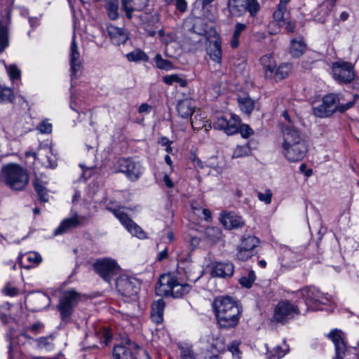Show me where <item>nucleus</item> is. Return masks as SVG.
I'll return each mask as SVG.
<instances>
[{"instance_id": "nucleus-58", "label": "nucleus", "mask_w": 359, "mask_h": 359, "mask_svg": "<svg viewBox=\"0 0 359 359\" xmlns=\"http://www.w3.org/2000/svg\"><path fill=\"white\" fill-rule=\"evenodd\" d=\"M158 36L161 39V42L165 44L173 42L175 37L172 33H168L166 36H165L162 29H159Z\"/></svg>"}, {"instance_id": "nucleus-50", "label": "nucleus", "mask_w": 359, "mask_h": 359, "mask_svg": "<svg viewBox=\"0 0 359 359\" xmlns=\"http://www.w3.org/2000/svg\"><path fill=\"white\" fill-rule=\"evenodd\" d=\"M211 275L213 277H224V264L222 263L215 264L212 269Z\"/></svg>"}, {"instance_id": "nucleus-16", "label": "nucleus", "mask_w": 359, "mask_h": 359, "mask_svg": "<svg viewBox=\"0 0 359 359\" xmlns=\"http://www.w3.org/2000/svg\"><path fill=\"white\" fill-rule=\"evenodd\" d=\"M358 97V95H354L353 100L348 101L346 104H343L341 102V100H343L342 97H340L339 95L330 93L323 98V102L327 108L331 109L332 113L337 111L344 112L353 106L355 100Z\"/></svg>"}, {"instance_id": "nucleus-63", "label": "nucleus", "mask_w": 359, "mask_h": 359, "mask_svg": "<svg viewBox=\"0 0 359 359\" xmlns=\"http://www.w3.org/2000/svg\"><path fill=\"white\" fill-rule=\"evenodd\" d=\"M5 292L7 295L11 297L16 296L18 294V290L11 285H6L4 288Z\"/></svg>"}, {"instance_id": "nucleus-43", "label": "nucleus", "mask_w": 359, "mask_h": 359, "mask_svg": "<svg viewBox=\"0 0 359 359\" xmlns=\"http://www.w3.org/2000/svg\"><path fill=\"white\" fill-rule=\"evenodd\" d=\"M246 29V25L243 23H237L235 26V29L233 33V39L231 42V45H238V38L241 34Z\"/></svg>"}, {"instance_id": "nucleus-23", "label": "nucleus", "mask_w": 359, "mask_h": 359, "mask_svg": "<svg viewBox=\"0 0 359 359\" xmlns=\"http://www.w3.org/2000/svg\"><path fill=\"white\" fill-rule=\"evenodd\" d=\"M71 79H77L82 69V60L77 46H72L70 51Z\"/></svg>"}, {"instance_id": "nucleus-7", "label": "nucleus", "mask_w": 359, "mask_h": 359, "mask_svg": "<svg viewBox=\"0 0 359 359\" xmlns=\"http://www.w3.org/2000/svg\"><path fill=\"white\" fill-rule=\"evenodd\" d=\"M260 244L257 236L244 233L240 239V244L236 248V257L241 261H246L255 255V249Z\"/></svg>"}, {"instance_id": "nucleus-17", "label": "nucleus", "mask_w": 359, "mask_h": 359, "mask_svg": "<svg viewBox=\"0 0 359 359\" xmlns=\"http://www.w3.org/2000/svg\"><path fill=\"white\" fill-rule=\"evenodd\" d=\"M140 346L135 342L128 340L126 344H118L114 347V359H137Z\"/></svg>"}, {"instance_id": "nucleus-13", "label": "nucleus", "mask_w": 359, "mask_h": 359, "mask_svg": "<svg viewBox=\"0 0 359 359\" xmlns=\"http://www.w3.org/2000/svg\"><path fill=\"white\" fill-rule=\"evenodd\" d=\"M116 287L123 296L131 297L138 293L140 282L135 277L122 275L116 279Z\"/></svg>"}, {"instance_id": "nucleus-52", "label": "nucleus", "mask_w": 359, "mask_h": 359, "mask_svg": "<svg viewBox=\"0 0 359 359\" xmlns=\"http://www.w3.org/2000/svg\"><path fill=\"white\" fill-rule=\"evenodd\" d=\"M272 191L270 189H266L264 193L258 192L257 198L259 201L264 202L266 204H270L272 198Z\"/></svg>"}, {"instance_id": "nucleus-15", "label": "nucleus", "mask_w": 359, "mask_h": 359, "mask_svg": "<svg viewBox=\"0 0 359 359\" xmlns=\"http://www.w3.org/2000/svg\"><path fill=\"white\" fill-rule=\"evenodd\" d=\"M201 348L210 353L209 359L217 358L219 354L224 349V340L219 338H215L209 334H205L200 339Z\"/></svg>"}, {"instance_id": "nucleus-55", "label": "nucleus", "mask_w": 359, "mask_h": 359, "mask_svg": "<svg viewBox=\"0 0 359 359\" xmlns=\"http://www.w3.org/2000/svg\"><path fill=\"white\" fill-rule=\"evenodd\" d=\"M201 114H196L194 118H191V123L194 130H199L204 126L203 123H201L202 118Z\"/></svg>"}, {"instance_id": "nucleus-28", "label": "nucleus", "mask_w": 359, "mask_h": 359, "mask_svg": "<svg viewBox=\"0 0 359 359\" xmlns=\"http://www.w3.org/2000/svg\"><path fill=\"white\" fill-rule=\"evenodd\" d=\"M245 225L243 217L234 212L226 214V229L233 230L241 229Z\"/></svg>"}, {"instance_id": "nucleus-22", "label": "nucleus", "mask_w": 359, "mask_h": 359, "mask_svg": "<svg viewBox=\"0 0 359 359\" xmlns=\"http://www.w3.org/2000/svg\"><path fill=\"white\" fill-rule=\"evenodd\" d=\"M212 311L220 328L224 326V296L215 297L211 303Z\"/></svg>"}, {"instance_id": "nucleus-45", "label": "nucleus", "mask_w": 359, "mask_h": 359, "mask_svg": "<svg viewBox=\"0 0 359 359\" xmlns=\"http://www.w3.org/2000/svg\"><path fill=\"white\" fill-rule=\"evenodd\" d=\"M256 280V275L254 271H250L247 276L241 278L239 282L245 287L250 288Z\"/></svg>"}, {"instance_id": "nucleus-49", "label": "nucleus", "mask_w": 359, "mask_h": 359, "mask_svg": "<svg viewBox=\"0 0 359 359\" xmlns=\"http://www.w3.org/2000/svg\"><path fill=\"white\" fill-rule=\"evenodd\" d=\"M121 10L126 13L128 19H131L134 8L130 0H122Z\"/></svg>"}, {"instance_id": "nucleus-30", "label": "nucleus", "mask_w": 359, "mask_h": 359, "mask_svg": "<svg viewBox=\"0 0 359 359\" xmlns=\"http://www.w3.org/2000/svg\"><path fill=\"white\" fill-rule=\"evenodd\" d=\"M260 62L264 69L266 77L273 78L276 68V63L272 55L269 54L262 56L260 58Z\"/></svg>"}, {"instance_id": "nucleus-35", "label": "nucleus", "mask_w": 359, "mask_h": 359, "mask_svg": "<svg viewBox=\"0 0 359 359\" xmlns=\"http://www.w3.org/2000/svg\"><path fill=\"white\" fill-rule=\"evenodd\" d=\"M126 58L130 62H135L141 61L147 62L149 60V57L147 56V55L144 52L138 48L128 53L126 55Z\"/></svg>"}, {"instance_id": "nucleus-34", "label": "nucleus", "mask_w": 359, "mask_h": 359, "mask_svg": "<svg viewBox=\"0 0 359 359\" xmlns=\"http://www.w3.org/2000/svg\"><path fill=\"white\" fill-rule=\"evenodd\" d=\"M33 185L40 201L42 202H47L48 200V196L47 189L43 184V182L39 179H35Z\"/></svg>"}, {"instance_id": "nucleus-56", "label": "nucleus", "mask_w": 359, "mask_h": 359, "mask_svg": "<svg viewBox=\"0 0 359 359\" xmlns=\"http://www.w3.org/2000/svg\"><path fill=\"white\" fill-rule=\"evenodd\" d=\"M8 42L7 28L0 23V45H8Z\"/></svg>"}, {"instance_id": "nucleus-31", "label": "nucleus", "mask_w": 359, "mask_h": 359, "mask_svg": "<svg viewBox=\"0 0 359 359\" xmlns=\"http://www.w3.org/2000/svg\"><path fill=\"white\" fill-rule=\"evenodd\" d=\"M104 8L107 16L111 20H116L119 17V1L118 0H105Z\"/></svg>"}, {"instance_id": "nucleus-19", "label": "nucleus", "mask_w": 359, "mask_h": 359, "mask_svg": "<svg viewBox=\"0 0 359 359\" xmlns=\"http://www.w3.org/2000/svg\"><path fill=\"white\" fill-rule=\"evenodd\" d=\"M283 142L282 147H290L300 143H306L304 135L293 126H286L283 129Z\"/></svg>"}, {"instance_id": "nucleus-61", "label": "nucleus", "mask_w": 359, "mask_h": 359, "mask_svg": "<svg viewBox=\"0 0 359 359\" xmlns=\"http://www.w3.org/2000/svg\"><path fill=\"white\" fill-rule=\"evenodd\" d=\"M179 76L177 74H170L163 77V81L167 85H172L174 83H177Z\"/></svg>"}, {"instance_id": "nucleus-47", "label": "nucleus", "mask_w": 359, "mask_h": 359, "mask_svg": "<svg viewBox=\"0 0 359 359\" xmlns=\"http://www.w3.org/2000/svg\"><path fill=\"white\" fill-rule=\"evenodd\" d=\"M289 346L285 344V348H283L280 346H278L271 351V358L270 359H279L283 357L285 354L289 352Z\"/></svg>"}, {"instance_id": "nucleus-26", "label": "nucleus", "mask_w": 359, "mask_h": 359, "mask_svg": "<svg viewBox=\"0 0 359 359\" xmlns=\"http://www.w3.org/2000/svg\"><path fill=\"white\" fill-rule=\"evenodd\" d=\"M20 261L24 268L29 269L37 266L42 262V257L36 252H29L22 255Z\"/></svg>"}, {"instance_id": "nucleus-41", "label": "nucleus", "mask_w": 359, "mask_h": 359, "mask_svg": "<svg viewBox=\"0 0 359 359\" xmlns=\"http://www.w3.org/2000/svg\"><path fill=\"white\" fill-rule=\"evenodd\" d=\"M11 305L8 302L0 306V319L4 323H7L11 318Z\"/></svg>"}, {"instance_id": "nucleus-48", "label": "nucleus", "mask_w": 359, "mask_h": 359, "mask_svg": "<svg viewBox=\"0 0 359 359\" xmlns=\"http://www.w3.org/2000/svg\"><path fill=\"white\" fill-rule=\"evenodd\" d=\"M180 359H198L191 347L181 346L180 348Z\"/></svg>"}, {"instance_id": "nucleus-14", "label": "nucleus", "mask_w": 359, "mask_h": 359, "mask_svg": "<svg viewBox=\"0 0 359 359\" xmlns=\"http://www.w3.org/2000/svg\"><path fill=\"white\" fill-rule=\"evenodd\" d=\"M93 267L95 271L108 283H110L118 269L117 263L108 258L97 260L93 264Z\"/></svg>"}, {"instance_id": "nucleus-33", "label": "nucleus", "mask_w": 359, "mask_h": 359, "mask_svg": "<svg viewBox=\"0 0 359 359\" xmlns=\"http://www.w3.org/2000/svg\"><path fill=\"white\" fill-rule=\"evenodd\" d=\"M292 67L290 63H283L276 70L275 69L273 78L277 80L283 79L289 76L292 72Z\"/></svg>"}, {"instance_id": "nucleus-38", "label": "nucleus", "mask_w": 359, "mask_h": 359, "mask_svg": "<svg viewBox=\"0 0 359 359\" xmlns=\"http://www.w3.org/2000/svg\"><path fill=\"white\" fill-rule=\"evenodd\" d=\"M313 114L319 118H325L331 116L333 113L331 109L324 104L323 102L317 107L313 108Z\"/></svg>"}, {"instance_id": "nucleus-9", "label": "nucleus", "mask_w": 359, "mask_h": 359, "mask_svg": "<svg viewBox=\"0 0 359 359\" xmlns=\"http://www.w3.org/2000/svg\"><path fill=\"white\" fill-rule=\"evenodd\" d=\"M243 306L238 300L226 295V328L236 327L242 316Z\"/></svg>"}, {"instance_id": "nucleus-8", "label": "nucleus", "mask_w": 359, "mask_h": 359, "mask_svg": "<svg viewBox=\"0 0 359 359\" xmlns=\"http://www.w3.org/2000/svg\"><path fill=\"white\" fill-rule=\"evenodd\" d=\"M228 9L233 16H241L248 11L251 16L255 17L260 6L257 0H229Z\"/></svg>"}, {"instance_id": "nucleus-6", "label": "nucleus", "mask_w": 359, "mask_h": 359, "mask_svg": "<svg viewBox=\"0 0 359 359\" xmlns=\"http://www.w3.org/2000/svg\"><path fill=\"white\" fill-rule=\"evenodd\" d=\"M79 299V294L73 290H67L62 293L57 305V309L60 311V318L62 321H69Z\"/></svg>"}, {"instance_id": "nucleus-29", "label": "nucleus", "mask_w": 359, "mask_h": 359, "mask_svg": "<svg viewBox=\"0 0 359 359\" xmlns=\"http://www.w3.org/2000/svg\"><path fill=\"white\" fill-rule=\"evenodd\" d=\"M237 101L241 110L248 115H250L256 107V102L248 95H239Z\"/></svg>"}, {"instance_id": "nucleus-57", "label": "nucleus", "mask_w": 359, "mask_h": 359, "mask_svg": "<svg viewBox=\"0 0 359 359\" xmlns=\"http://www.w3.org/2000/svg\"><path fill=\"white\" fill-rule=\"evenodd\" d=\"M217 120L213 122V128L215 130H224V117L222 114H218L216 116Z\"/></svg>"}, {"instance_id": "nucleus-54", "label": "nucleus", "mask_w": 359, "mask_h": 359, "mask_svg": "<svg viewBox=\"0 0 359 359\" xmlns=\"http://www.w3.org/2000/svg\"><path fill=\"white\" fill-rule=\"evenodd\" d=\"M238 132L244 138H248L254 133L253 130L248 124H241Z\"/></svg>"}, {"instance_id": "nucleus-62", "label": "nucleus", "mask_w": 359, "mask_h": 359, "mask_svg": "<svg viewBox=\"0 0 359 359\" xmlns=\"http://www.w3.org/2000/svg\"><path fill=\"white\" fill-rule=\"evenodd\" d=\"M175 5L180 12H184L187 8V4L185 0H175Z\"/></svg>"}, {"instance_id": "nucleus-20", "label": "nucleus", "mask_w": 359, "mask_h": 359, "mask_svg": "<svg viewBox=\"0 0 359 359\" xmlns=\"http://www.w3.org/2000/svg\"><path fill=\"white\" fill-rule=\"evenodd\" d=\"M334 344L335 357L334 359H344L347 349L345 334L340 330H333L327 335Z\"/></svg>"}, {"instance_id": "nucleus-25", "label": "nucleus", "mask_w": 359, "mask_h": 359, "mask_svg": "<svg viewBox=\"0 0 359 359\" xmlns=\"http://www.w3.org/2000/svg\"><path fill=\"white\" fill-rule=\"evenodd\" d=\"M165 306V302L162 299L154 301L151 304L150 317L156 324H161L163 322Z\"/></svg>"}, {"instance_id": "nucleus-12", "label": "nucleus", "mask_w": 359, "mask_h": 359, "mask_svg": "<svg viewBox=\"0 0 359 359\" xmlns=\"http://www.w3.org/2000/svg\"><path fill=\"white\" fill-rule=\"evenodd\" d=\"M194 33L201 36L198 41L199 43L205 45H219V37L215 30L210 29L209 33L207 32V25L201 18H196L194 20L191 27Z\"/></svg>"}, {"instance_id": "nucleus-1", "label": "nucleus", "mask_w": 359, "mask_h": 359, "mask_svg": "<svg viewBox=\"0 0 359 359\" xmlns=\"http://www.w3.org/2000/svg\"><path fill=\"white\" fill-rule=\"evenodd\" d=\"M191 285L187 283L181 284L177 278L171 273L163 274L160 276L155 289L159 296H170L180 298L189 293Z\"/></svg>"}, {"instance_id": "nucleus-60", "label": "nucleus", "mask_w": 359, "mask_h": 359, "mask_svg": "<svg viewBox=\"0 0 359 359\" xmlns=\"http://www.w3.org/2000/svg\"><path fill=\"white\" fill-rule=\"evenodd\" d=\"M38 130L41 133L48 134L52 130V124L48 123V121H43L39 125Z\"/></svg>"}, {"instance_id": "nucleus-44", "label": "nucleus", "mask_w": 359, "mask_h": 359, "mask_svg": "<svg viewBox=\"0 0 359 359\" xmlns=\"http://www.w3.org/2000/svg\"><path fill=\"white\" fill-rule=\"evenodd\" d=\"M154 60L158 69L168 71L173 67L172 63L168 60L163 59L160 54L156 55Z\"/></svg>"}, {"instance_id": "nucleus-40", "label": "nucleus", "mask_w": 359, "mask_h": 359, "mask_svg": "<svg viewBox=\"0 0 359 359\" xmlns=\"http://www.w3.org/2000/svg\"><path fill=\"white\" fill-rule=\"evenodd\" d=\"M207 51L213 61L219 63L221 62L222 56V46H208Z\"/></svg>"}, {"instance_id": "nucleus-11", "label": "nucleus", "mask_w": 359, "mask_h": 359, "mask_svg": "<svg viewBox=\"0 0 359 359\" xmlns=\"http://www.w3.org/2000/svg\"><path fill=\"white\" fill-rule=\"evenodd\" d=\"M354 65L350 62L339 60L332 66L333 78L340 83H348L355 78Z\"/></svg>"}, {"instance_id": "nucleus-18", "label": "nucleus", "mask_w": 359, "mask_h": 359, "mask_svg": "<svg viewBox=\"0 0 359 359\" xmlns=\"http://www.w3.org/2000/svg\"><path fill=\"white\" fill-rule=\"evenodd\" d=\"M87 220V217L74 212L72 217L65 218L61 222L60 224L55 229L54 236L63 234L69 230L81 226Z\"/></svg>"}, {"instance_id": "nucleus-37", "label": "nucleus", "mask_w": 359, "mask_h": 359, "mask_svg": "<svg viewBox=\"0 0 359 359\" xmlns=\"http://www.w3.org/2000/svg\"><path fill=\"white\" fill-rule=\"evenodd\" d=\"M251 148L248 144H245L242 146H237L232 154V158H236L248 156L251 155Z\"/></svg>"}, {"instance_id": "nucleus-10", "label": "nucleus", "mask_w": 359, "mask_h": 359, "mask_svg": "<svg viewBox=\"0 0 359 359\" xmlns=\"http://www.w3.org/2000/svg\"><path fill=\"white\" fill-rule=\"evenodd\" d=\"M117 172L124 173L132 181L137 180L143 172V168L139 162H135L131 158H120L115 164Z\"/></svg>"}, {"instance_id": "nucleus-27", "label": "nucleus", "mask_w": 359, "mask_h": 359, "mask_svg": "<svg viewBox=\"0 0 359 359\" xmlns=\"http://www.w3.org/2000/svg\"><path fill=\"white\" fill-rule=\"evenodd\" d=\"M194 102L191 99L180 100L177 105L179 115L183 118H188L194 114L195 109Z\"/></svg>"}, {"instance_id": "nucleus-36", "label": "nucleus", "mask_w": 359, "mask_h": 359, "mask_svg": "<svg viewBox=\"0 0 359 359\" xmlns=\"http://www.w3.org/2000/svg\"><path fill=\"white\" fill-rule=\"evenodd\" d=\"M205 234L210 241L215 243L222 238V231L218 227L211 226L205 229Z\"/></svg>"}, {"instance_id": "nucleus-2", "label": "nucleus", "mask_w": 359, "mask_h": 359, "mask_svg": "<svg viewBox=\"0 0 359 359\" xmlns=\"http://www.w3.org/2000/svg\"><path fill=\"white\" fill-rule=\"evenodd\" d=\"M1 177L4 182L14 190H22L29 182V175L26 169L16 163L4 165L1 168Z\"/></svg>"}, {"instance_id": "nucleus-39", "label": "nucleus", "mask_w": 359, "mask_h": 359, "mask_svg": "<svg viewBox=\"0 0 359 359\" xmlns=\"http://www.w3.org/2000/svg\"><path fill=\"white\" fill-rule=\"evenodd\" d=\"M15 96L13 90L9 88L0 86V102H11L14 101Z\"/></svg>"}, {"instance_id": "nucleus-21", "label": "nucleus", "mask_w": 359, "mask_h": 359, "mask_svg": "<svg viewBox=\"0 0 359 359\" xmlns=\"http://www.w3.org/2000/svg\"><path fill=\"white\" fill-rule=\"evenodd\" d=\"M307 152V144L300 143L283 147V154L291 162L301 161Z\"/></svg>"}, {"instance_id": "nucleus-59", "label": "nucleus", "mask_w": 359, "mask_h": 359, "mask_svg": "<svg viewBox=\"0 0 359 359\" xmlns=\"http://www.w3.org/2000/svg\"><path fill=\"white\" fill-rule=\"evenodd\" d=\"M306 46H291L290 48V54L295 57H298L305 52Z\"/></svg>"}, {"instance_id": "nucleus-24", "label": "nucleus", "mask_w": 359, "mask_h": 359, "mask_svg": "<svg viewBox=\"0 0 359 359\" xmlns=\"http://www.w3.org/2000/svg\"><path fill=\"white\" fill-rule=\"evenodd\" d=\"M107 29L108 35L111 39V42L114 45L124 44L128 39V32L123 29L109 25Z\"/></svg>"}, {"instance_id": "nucleus-53", "label": "nucleus", "mask_w": 359, "mask_h": 359, "mask_svg": "<svg viewBox=\"0 0 359 359\" xmlns=\"http://www.w3.org/2000/svg\"><path fill=\"white\" fill-rule=\"evenodd\" d=\"M38 346L39 348L50 349L53 347L52 339L50 337H40L37 339Z\"/></svg>"}, {"instance_id": "nucleus-5", "label": "nucleus", "mask_w": 359, "mask_h": 359, "mask_svg": "<svg viewBox=\"0 0 359 359\" xmlns=\"http://www.w3.org/2000/svg\"><path fill=\"white\" fill-rule=\"evenodd\" d=\"M123 208L119 205H114L112 203L106 206V209L111 212L133 236L141 239L146 238L144 231L124 212Z\"/></svg>"}, {"instance_id": "nucleus-32", "label": "nucleus", "mask_w": 359, "mask_h": 359, "mask_svg": "<svg viewBox=\"0 0 359 359\" xmlns=\"http://www.w3.org/2000/svg\"><path fill=\"white\" fill-rule=\"evenodd\" d=\"M241 124V120L240 117L234 114H231L229 120H226V134L233 135L238 133Z\"/></svg>"}, {"instance_id": "nucleus-64", "label": "nucleus", "mask_w": 359, "mask_h": 359, "mask_svg": "<svg viewBox=\"0 0 359 359\" xmlns=\"http://www.w3.org/2000/svg\"><path fill=\"white\" fill-rule=\"evenodd\" d=\"M137 353L139 354V357H137V359H151L147 351L144 349H141L140 348V349L137 351Z\"/></svg>"}, {"instance_id": "nucleus-46", "label": "nucleus", "mask_w": 359, "mask_h": 359, "mask_svg": "<svg viewBox=\"0 0 359 359\" xmlns=\"http://www.w3.org/2000/svg\"><path fill=\"white\" fill-rule=\"evenodd\" d=\"M286 11V6L283 4H278L276 10L273 13V19L278 22V25L283 22L284 15Z\"/></svg>"}, {"instance_id": "nucleus-42", "label": "nucleus", "mask_w": 359, "mask_h": 359, "mask_svg": "<svg viewBox=\"0 0 359 359\" xmlns=\"http://www.w3.org/2000/svg\"><path fill=\"white\" fill-rule=\"evenodd\" d=\"M241 342L238 341H233L228 345V351L231 353L232 359H241L242 351L239 348Z\"/></svg>"}, {"instance_id": "nucleus-3", "label": "nucleus", "mask_w": 359, "mask_h": 359, "mask_svg": "<svg viewBox=\"0 0 359 359\" xmlns=\"http://www.w3.org/2000/svg\"><path fill=\"white\" fill-rule=\"evenodd\" d=\"M297 294L300 296L307 308L305 311L306 313L313 306L318 304H327L331 300V297L327 293L322 292L318 288L313 286L304 287L297 292Z\"/></svg>"}, {"instance_id": "nucleus-4", "label": "nucleus", "mask_w": 359, "mask_h": 359, "mask_svg": "<svg viewBox=\"0 0 359 359\" xmlns=\"http://www.w3.org/2000/svg\"><path fill=\"white\" fill-rule=\"evenodd\" d=\"M299 314L300 311L297 305L286 299L281 300L275 306L271 320L273 323L285 325Z\"/></svg>"}, {"instance_id": "nucleus-51", "label": "nucleus", "mask_w": 359, "mask_h": 359, "mask_svg": "<svg viewBox=\"0 0 359 359\" xmlns=\"http://www.w3.org/2000/svg\"><path fill=\"white\" fill-rule=\"evenodd\" d=\"M7 72L12 81L18 80L21 77V71L16 65L9 66Z\"/></svg>"}]
</instances>
